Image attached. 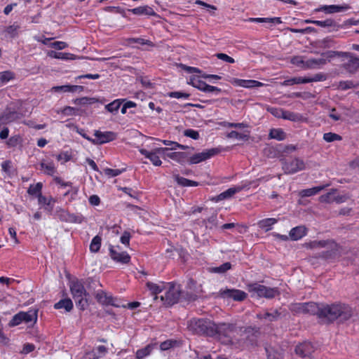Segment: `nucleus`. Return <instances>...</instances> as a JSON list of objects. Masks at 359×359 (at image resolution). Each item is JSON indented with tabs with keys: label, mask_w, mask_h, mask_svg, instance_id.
Wrapping results in <instances>:
<instances>
[{
	"label": "nucleus",
	"mask_w": 359,
	"mask_h": 359,
	"mask_svg": "<svg viewBox=\"0 0 359 359\" xmlns=\"http://www.w3.org/2000/svg\"><path fill=\"white\" fill-rule=\"evenodd\" d=\"M320 314V320L324 323H330L336 320L344 323L353 316V310L346 304H322Z\"/></svg>",
	"instance_id": "f257e3e1"
},
{
	"label": "nucleus",
	"mask_w": 359,
	"mask_h": 359,
	"mask_svg": "<svg viewBox=\"0 0 359 359\" xmlns=\"http://www.w3.org/2000/svg\"><path fill=\"white\" fill-rule=\"evenodd\" d=\"M196 295L193 293H186L182 292L179 285L173 283H168V288L164 294L161 296V301L165 306H172L176 304L180 298H183L188 301H193L196 299Z\"/></svg>",
	"instance_id": "f03ea898"
},
{
	"label": "nucleus",
	"mask_w": 359,
	"mask_h": 359,
	"mask_svg": "<svg viewBox=\"0 0 359 359\" xmlns=\"http://www.w3.org/2000/svg\"><path fill=\"white\" fill-rule=\"evenodd\" d=\"M69 289L76 306L82 311L85 310L88 305L87 297L89 294L86 290L83 282L78 279L71 280Z\"/></svg>",
	"instance_id": "7ed1b4c3"
},
{
	"label": "nucleus",
	"mask_w": 359,
	"mask_h": 359,
	"mask_svg": "<svg viewBox=\"0 0 359 359\" xmlns=\"http://www.w3.org/2000/svg\"><path fill=\"white\" fill-rule=\"evenodd\" d=\"M214 336L222 343L229 344L233 343V339L237 332V327L233 324L219 323L216 324V329Z\"/></svg>",
	"instance_id": "20e7f679"
},
{
	"label": "nucleus",
	"mask_w": 359,
	"mask_h": 359,
	"mask_svg": "<svg viewBox=\"0 0 359 359\" xmlns=\"http://www.w3.org/2000/svg\"><path fill=\"white\" fill-rule=\"evenodd\" d=\"M327 55L328 57H346L347 61L342 64V68L350 74H354L359 69V58L351 53L329 50Z\"/></svg>",
	"instance_id": "39448f33"
},
{
	"label": "nucleus",
	"mask_w": 359,
	"mask_h": 359,
	"mask_svg": "<svg viewBox=\"0 0 359 359\" xmlns=\"http://www.w3.org/2000/svg\"><path fill=\"white\" fill-rule=\"evenodd\" d=\"M248 290L252 296L272 299L280 294L278 287H266L258 283H252L248 285Z\"/></svg>",
	"instance_id": "423d86ee"
},
{
	"label": "nucleus",
	"mask_w": 359,
	"mask_h": 359,
	"mask_svg": "<svg viewBox=\"0 0 359 359\" xmlns=\"http://www.w3.org/2000/svg\"><path fill=\"white\" fill-rule=\"evenodd\" d=\"M38 310L32 309L27 312L20 311L13 316L12 319L8 323L9 327H15L20 325L21 323H32L35 324L37 321Z\"/></svg>",
	"instance_id": "0eeeda50"
},
{
	"label": "nucleus",
	"mask_w": 359,
	"mask_h": 359,
	"mask_svg": "<svg viewBox=\"0 0 359 359\" xmlns=\"http://www.w3.org/2000/svg\"><path fill=\"white\" fill-rule=\"evenodd\" d=\"M192 327L197 334L214 336L216 324L207 319H198L192 323Z\"/></svg>",
	"instance_id": "6e6552de"
},
{
	"label": "nucleus",
	"mask_w": 359,
	"mask_h": 359,
	"mask_svg": "<svg viewBox=\"0 0 359 359\" xmlns=\"http://www.w3.org/2000/svg\"><path fill=\"white\" fill-rule=\"evenodd\" d=\"M292 310L297 313L316 315L320 319L322 304L315 302L297 304L292 306Z\"/></svg>",
	"instance_id": "1a4fd4ad"
},
{
	"label": "nucleus",
	"mask_w": 359,
	"mask_h": 359,
	"mask_svg": "<svg viewBox=\"0 0 359 359\" xmlns=\"http://www.w3.org/2000/svg\"><path fill=\"white\" fill-rule=\"evenodd\" d=\"M283 170L286 174H293L306 168L305 163L303 160L295 158L291 161H283Z\"/></svg>",
	"instance_id": "9d476101"
},
{
	"label": "nucleus",
	"mask_w": 359,
	"mask_h": 359,
	"mask_svg": "<svg viewBox=\"0 0 359 359\" xmlns=\"http://www.w3.org/2000/svg\"><path fill=\"white\" fill-rule=\"evenodd\" d=\"M139 151L146 158H149L154 165L160 166L162 162L158 155L165 154V151H169V149L166 147H158L154 149L151 151H149L144 149H140Z\"/></svg>",
	"instance_id": "9b49d317"
},
{
	"label": "nucleus",
	"mask_w": 359,
	"mask_h": 359,
	"mask_svg": "<svg viewBox=\"0 0 359 359\" xmlns=\"http://www.w3.org/2000/svg\"><path fill=\"white\" fill-rule=\"evenodd\" d=\"M329 51L324 52L321 54L320 58H310L306 60V69H318L325 65L327 62H330L333 57H328L327 53Z\"/></svg>",
	"instance_id": "f8f14e48"
},
{
	"label": "nucleus",
	"mask_w": 359,
	"mask_h": 359,
	"mask_svg": "<svg viewBox=\"0 0 359 359\" xmlns=\"http://www.w3.org/2000/svg\"><path fill=\"white\" fill-rule=\"evenodd\" d=\"M219 150L216 148L205 150L201 153L196 154L189 158L190 164H196L205 161L218 154Z\"/></svg>",
	"instance_id": "ddd939ff"
},
{
	"label": "nucleus",
	"mask_w": 359,
	"mask_h": 359,
	"mask_svg": "<svg viewBox=\"0 0 359 359\" xmlns=\"http://www.w3.org/2000/svg\"><path fill=\"white\" fill-rule=\"evenodd\" d=\"M95 139L91 140L93 144H102L111 142L116 139V135L111 131L101 132L100 130L95 131Z\"/></svg>",
	"instance_id": "4468645a"
},
{
	"label": "nucleus",
	"mask_w": 359,
	"mask_h": 359,
	"mask_svg": "<svg viewBox=\"0 0 359 359\" xmlns=\"http://www.w3.org/2000/svg\"><path fill=\"white\" fill-rule=\"evenodd\" d=\"M219 295L224 298H230L235 301H243L247 297V294L240 290L224 289L219 290Z\"/></svg>",
	"instance_id": "2eb2a0df"
},
{
	"label": "nucleus",
	"mask_w": 359,
	"mask_h": 359,
	"mask_svg": "<svg viewBox=\"0 0 359 359\" xmlns=\"http://www.w3.org/2000/svg\"><path fill=\"white\" fill-rule=\"evenodd\" d=\"M110 256L112 259L122 264H128L130 260V257L126 252H120L118 246H110Z\"/></svg>",
	"instance_id": "dca6fc26"
},
{
	"label": "nucleus",
	"mask_w": 359,
	"mask_h": 359,
	"mask_svg": "<svg viewBox=\"0 0 359 359\" xmlns=\"http://www.w3.org/2000/svg\"><path fill=\"white\" fill-rule=\"evenodd\" d=\"M297 355L300 357L304 358L310 356L314 351L313 345L308 341H304L302 344H298L294 349Z\"/></svg>",
	"instance_id": "f3484780"
},
{
	"label": "nucleus",
	"mask_w": 359,
	"mask_h": 359,
	"mask_svg": "<svg viewBox=\"0 0 359 359\" xmlns=\"http://www.w3.org/2000/svg\"><path fill=\"white\" fill-rule=\"evenodd\" d=\"M231 83L234 86L248 88L261 87L264 85L263 83L256 80H244L238 79H233Z\"/></svg>",
	"instance_id": "a211bd4d"
},
{
	"label": "nucleus",
	"mask_w": 359,
	"mask_h": 359,
	"mask_svg": "<svg viewBox=\"0 0 359 359\" xmlns=\"http://www.w3.org/2000/svg\"><path fill=\"white\" fill-rule=\"evenodd\" d=\"M98 302L105 304V305H112L114 306H119L118 304H116V299H114L112 296L108 295L104 291H99L97 292L95 296Z\"/></svg>",
	"instance_id": "6ab92c4d"
},
{
	"label": "nucleus",
	"mask_w": 359,
	"mask_h": 359,
	"mask_svg": "<svg viewBox=\"0 0 359 359\" xmlns=\"http://www.w3.org/2000/svg\"><path fill=\"white\" fill-rule=\"evenodd\" d=\"M282 316V312L276 309L272 312L264 311L257 314V318L260 320H266L269 322H273L278 320Z\"/></svg>",
	"instance_id": "aec40b11"
},
{
	"label": "nucleus",
	"mask_w": 359,
	"mask_h": 359,
	"mask_svg": "<svg viewBox=\"0 0 359 359\" xmlns=\"http://www.w3.org/2000/svg\"><path fill=\"white\" fill-rule=\"evenodd\" d=\"M350 8V6L348 4H344L341 6L339 5H330V6H323L318 11H324L326 13H339V12H344Z\"/></svg>",
	"instance_id": "412c9836"
},
{
	"label": "nucleus",
	"mask_w": 359,
	"mask_h": 359,
	"mask_svg": "<svg viewBox=\"0 0 359 359\" xmlns=\"http://www.w3.org/2000/svg\"><path fill=\"white\" fill-rule=\"evenodd\" d=\"M129 12L137 15H145L154 16L156 15L153 8L149 6H139L135 8L129 9Z\"/></svg>",
	"instance_id": "4be33fe9"
},
{
	"label": "nucleus",
	"mask_w": 359,
	"mask_h": 359,
	"mask_svg": "<svg viewBox=\"0 0 359 359\" xmlns=\"http://www.w3.org/2000/svg\"><path fill=\"white\" fill-rule=\"evenodd\" d=\"M242 189L241 187H231L226 190L225 191L221 193L218 196L212 198V201L215 202H218L226 198H231L236 193L240 191Z\"/></svg>",
	"instance_id": "5701e85b"
},
{
	"label": "nucleus",
	"mask_w": 359,
	"mask_h": 359,
	"mask_svg": "<svg viewBox=\"0 0 359 359\" xmlns=\"http://www.w3.org/2000/svg\"><path fill=\"white\" fill-rule=\"evenodd\" d=\"M0 118L4 124H7L20 118V115L15 111H11L7 109L3 114L0 116Z\"/></svg>",
	"instance_id": "b1692460"
},
{
	"label": "nucleus",
	"mask_w": 359,
	"mask_h": 359,
	"mask_svg": "<svg viewBox=\"0 0 359 359\" xmlns=\"http://www.w3.org/2000/svg\"><path fill=\"white\" fill-rule=\"evenodd\" d=\"M249 22H266L272 26L275 24H280L282 23V20L280 18L275 17V18H250L248 20Z\"/></svg>",
	"instance_id": "393cba45"
},
{
	"label": "nucleus",
	"mask_w": 359,
	"mask_h": 359,
	"mask_svg": "<svg viewBox=\"0 0 359 359\" xmlns=\"http://www.w3.org/2000/svg\"><path fill=\"white\" fill-rule=\"evenodd\" d=\"M306 233V229L303 226H296L292 228L290 231V236L291 239L297 241L304 236Z\"/></svg>",
	"instance_id": "a878e982"
},
{
	"label": "nucleus",
	"mask_w": 359,
	"mask_h": 359,
	"mask_svg": "<svg viewBox=\"0 0 359 359\" xmlns=\"http://www.w3.org/2000/svg\"><path fill=\"white\" fill-rule=\"evenodd\" d=\"M327 186H328V184L323 185V186H318V187H312L310 189H303L299 192V195L302 197H309V196L317 194L318 192L323 190Z\"/></svg>",
	"instance_id": "bb28decb"
},
{
	"label": "nucleus",
	"mask_w": 359,
	"mask_h": 359,
	"mask_svg": "<svg viewBox=\"0 0 359 359\" xmlns=\"http://www.w3.org/2000/svg\"><path fill=\"white\" fill-rule=\"evenodd\" d=\"M269 137L270 139L282 141L286 138L287 135L282 128H272L269 131Z\"/></svg>",
	"instance_id": "cd10ccee"
},
{
	"label": "nucleus",
	"mask_w": 359,
	"mask_h": 359,
	"mask_svg": "<svg viewBox=\"0 0 359 359\" xmlns=\"http://www.w3.org/2000/svg\"><path fill=\"white\" fill-rule=\"evenodd\" d=\"M56 309H64L67 312H69L73 309L72 301L69 298H65L60 300L54 305Z\"/></svg>",
	"instance_id": "c85d7f7f"
},
{
	"label": "nucleus",
	"mask_w": 359,
	"mask_h": 359,
	"mask_svg": "<svg viewBox=\"0 0 359 359\" xmlns=\"http://www.w3.org/2000/svg\"><path fill=\"white\" fill-rule=\"evenodd\" d=\"M278 219L276 218H266L258 222L257 225L260 229L268 231L271 229L272 226L276 224Z\"/></svg>",
	"instance_id": "c756f323"
},
{
	"label": "nucleus",
	"mask_w": 359,
	"mask_h": 359,
	"mask_svg": "<svg viewBox=\"0 0 359 359\" xmlns=\"http://www.w3.org/2000/svg\"><path fill=\"white\" fill-rule=\"evenodd\" d=\"M165 156L171 158L174 161H176L180 163H182L184 161V159L187 158V154L184 152H168L165 151V154H163Z\"/></svg>",
	"instance_id": "7c9ffc66"
},
{
	"label": "nucleus",
	"mask_w": 359,
	"mask_h": 359,
	"mask_svg": "<svg viewBox=\"0 0 359 359\" xmlns=\"http://www.w3.org/2000/svg\"><path fill=\"white\" fill-rule=\"evenodd\" d=\"M121 100H115L113 102L105 105V109L107 111L111 114H116L121 105Z\"/></svg>",
	"instance_id": "2f4dec72"
},
{
	"label": "nucleus",
	"mask_w": 359,
	"mask_h": 359,
	"mask_svg": "<svg viewBox=\"0 0 359 359\" xmlns=\"http://www.w3.org/2000/svg\"><path fill=\"white\" fill-rule=\"evenodd\" d=\"M43 184L41 182H38L36 184H31L27 190V194L31 196H36L37 198L41 195V189Z\"/></svg>",
	"instance_id": "473e14b6"
},
{
	"label": "nucleus",
	"mask_w": 359,
	"mask_h": 359,
	"mask_svg": "<svg viewBox=\"0 0 359 359\" xmlns=\"http://www.w3.org/2000/svg\"><path fill=\"white\" fill-rule=\"evenodd\" d=\"M147 286L148 289L151 291V294L153 295H154V299L155 300L158 298L157 294L161 293L163 290L162 286L158 285L156 283H150V282H148L147 283Z\"/></svg>",
	"instance_id": "72a5a7b5"
},
{
	"label": "nucleus",
	"mask_w": 359,
	"mask_h": 359,
	"mask_svg": "<svg viewBox=\"0 0 359 359\" xmlns=\"http://www.w3.org/2000/svg\"><path fill=\"white\" fill-rule=\"evenodd\" d=\"M102 238L100 236H95L90 245V250L92 252H97L101 247Z\"/></svg>",
	"instance_id": "f704fd0d"
},
{
	"label": "nucleus",
	"mask_w": 359,
	"mask_h": 359,
	"mask_svg": "<svg viewBox=\"0 0 359 359\" xmlns=\"http://www.w3.org/2000/svg\"><path fill=\"white\" fill-rule=\"evenodd\" d=\"M153 349V346L151 344L147 345L142 349L137 350L136 352L137 359H143L144 357L149 355Z\"/></svg>",
	"instance_id": "c9c22d12"
},
{
	"label": "nucleus",
	"mask_w": 359,
	"mask_h": 359,
	"mask_svg": "<svg viewBox=\"0 0 359 359\" xmlns=\"http://www.w3.org/2000/svg\"><path fill=\"white\" fill-rule=\"evenodd\" d=\"M337 189H332L327 194L320 196L319 200L321 203H330L333 202V198Z\"/></svg>",
	"instance_id": "e433bc0d"
},
{
	"label": "nucleus",
	"mask_w": 359,
	"mask_h": 359,
	"mask_svg": "<svg viewBox=\"0 0 359 359\" xmlns=\"http://www.w3.org/2000/svg\"><path fill=\"white\" fill-rule=\"evenodd\" d=\"M40 166L41 170H44L45 173L49 175H53L55 172V168L53 163H46L44 162H41L40 163Z\"/></svg>",
	"instance_id": "4c0bfd02"
},
{
	"label": "nucleus",
	"mask_w": 359,
	"mask_h": 359,
	"mask_svg": "<svg viewBox=\"0 0 359 359\" xmlns=\"http://www.w3.org/2000/svg\"><path fill=\"white\" fill-rule=\"evenodd\" d=\"M231 268L230 262H225L219 266L213 267L211 269V271L217 273H224Z\"/></svg>",
	"instance_id": "58836bf2"
},
{
	"label": "nucleus",
	"mask_w": 359,
	"mask_h": 359,
	"mask_svg": "<svg viewBox=\"0 0 359 359\" xmlns=\"http://www.w3.org/2000/svg\"><path fill=\"white\" fill-rule=\"evenodd\" d=\"M20 29V27L17 25H12L7 27H6L4 32L6 36L14 38L18 35V31Z\"/></svg>",
	"instance_id": "ea45409f"
},
{
	"label": "nucleus",
	"mask_w": 359,
	"mask_h": 359,
	"mask_svg": "<svg viewBox=\"0 0 359 359\" xmlns=\"http://www.w3.org/2000/svg\"><path fill=\"white\" fill-rule=\"evenodd\" d=\"M327 244V241H313L309 243H306V246L311 249H317L325 248Z\"/></svg>",
	"instance_id": "a19ab883"
},
{
	"label": "nucleus",
	"mask_w": 359,
	"mask_h": 359,
	"mask_svg": "<svg viewBox=\"0 0 359 359\" xmlns=\"http://www.w3.org/2000/svg\"><path fill=\"white\" fill-rule=\"evenodd\" d=\"M282 118L285 119V120L292 121H299V114H295L294 112L283 110Z\"/></svg>",
	"instance_id": "79ce46f5"
},
{
	"label": "nucleus",
	"mask_w": 359,
	"mask_h": 359,
	"mask_svg": "<svg viewBox=\"0 0 359 359\" xmlns=\"http://www.w3.org/2000/svg\"><path fill=\"white\" fill-rule=\"evenodd\" d=\"M191 83L194 87L203 92L208 85L205 82L196 78L191 79Z\"/></svg>",
	"instance_id": "37998d69"
},
{
	"label": "nucleus",
	"mask_w": 359,
	"mask_h": 359,
	"mask_svg": "<svg viewBox=\"0 0 359 359\" xmlns=\"http://www.w3.org/2000/svg\"><path fill=\"white\" fill-rule=\"evenodd\" d=\"M14 76V73L11 71L1 72H0V81L2 83H6L13 79Z\"/></svg>",
	"instance_id": "c03bdc74"
},
{
	"label": "nucleus",
	"mask_w": 359,
	"mask_h": 359,
	"mask_svg": "<svg viewBox=\"0 0 359 359\" xmlns=\"http://www.w3.org/2000/svg\"><path fill=\"white\" fill-rule=\"evenodd\" d=\"M342 138L340 135L333 133H327L323 135V140L327 142H332L337 140H341Z\"/></svg>",
	"instance_id": "a18cd8bd"
},
{
	"label": "nucleus",
	"mask_w": 359,
	"mask_h": 359,
	"mask_svg": "<svg viewBox=\"0 0 359 359\" xmlns=\"http://www.w3.org/2000/svg\"><path fill=\"white\" fill-rule=\"evenodd\" d=\"M313 24L321 27H329L334 26V21L332 19H327L325 20H315Z\"/></svg>",
	"instance_id": "49530a36"
},
{
	"label": "nucleus",
	"mask_w": 359,
	"mask_h": 359,
	"mask_svg": "<svg viewBox=\"0 0 359 359\" xmlns=\"http://www.w3.org/2000/svg\"><path fill=\"white\" fill-rule=\"evenodd\" d=\"M21 142V137L19 135L11 137L6 144L8 147H15Z\"/></svg>",
	"instance_id": "de8ad7c7"
},
{
	"label": "nucleus",
	"mask_w": 359,
	"mask_h": 359,
	"mask_svg": "<svg viewBox=\"0 0 359 359\" xmlns=\"http://www.w3.org/2000/svg\"><path fill=\"white\" fill-rule=\"evenodd\" d=\"M292 64L306 69V60L302 56H294L291 59Z\"/></svg>",
	"instance_id": "09e8293b"
},
{
	"label": "nucleus",
	"mask_w": 359,
	"mask_h": 359,
	"mask_svg": "<svg viewBox=\"0 0 359 359\" xmlns=\"http://www.w3.org/2000/svg\"><path fill=\"white\" fill-rule=\"evenodd\" d=\"M227 137L228 138H236L238 140H245L248 139V136L247 135L239 133L235 130H232L231 132L227 134Z\"/></svg>",
	"instance_id": "8fccbe9b"
},
{
	"label": "nucleus",
	"mask_w": 359,
	"mask_h": 359,
	"mask_svg": "<svg viewBox=\"0 0 359 359\" xmlns=\"http://www.w3.org/2000/svg\"><path fill=\"white\" fill-rule=\"evenodd\" d=\"M183 134L184 136L190 137L193 140H198L200 137L198 132L193 129L185 130L183 132Z\"/></svg>",
	"instance_id": "3c124183"
},
{
	"label": "nucleus",
	"mask_w": 359,
	"mask_h": 359,
	"mask_svg": "<svg viewBox=\"0 0 359 359\" xmlns=\"http://www.w3.org/2000/svg\"><path fill=\"white\" fill-rule=\"evenodd\" d=\"M168 96L170 97H174V98H177V99H180V98L187 99L190 96V95L187 93L174 91V92L169 93Z\"/></svg>",
	"instance_id": "603ef678"
},
{
	"label": "nucleus",
	"mask_w": 359,
	"mask_h": 359,
	"mask_svg": "<svg viewBox=\"0 0 359 359\" xmlns=\"http://www.w3.org/2000/svg\"><path fill=\"white\" fill-rule=\"evenodd\" d=\"M215 56L217 57V58H218L225 62H228V63H234L235 62V60L233 57L227 55L225 53H216Z\"/></svg>",
	"instance_id": "864d4df0"
},
{
	"label": "nucleus",
	"mask_w": 359,
	"mask_h": 359,
	"mask_svg": "<svg viewBox=\"0 0 359 359\" xmlns=\"http://www.w3.org/2000/svg\"><path fill=\"white\" fill-rule=\"evenodd\" d=\"M320 47L324 48H329L334 46V42L332 39L325 38L319 42Z\"/></svg>",
	"instance_id": "5fc2aeb1"
},
{
	"label": "nucleus",
	"mask_w": 359,
	"mask_h": 359,
	"mask_svg": "<svg viewBox=\"0 0 359 359\" xmlns=\"http://www.w3.org/2000/svg\"><path fill=\"white\" fill-rule=\"evenodd\" d=\"M327 76L323 73H318L316 74L313 77L308 78L309 83L310 82H316V81H322L326 80Z\"/></svg>",
	"instance_id": "6e6d98bb"
},
{
	"label": "nucleus",
	"mask_w": 359,
	"mask_h": 359,
	"mask_svg": "<svg viewBox=\"0 0 359 359\" xmlns=\"http://www.w3.org/2000/svg\"><path fill=\"white\" fill-rule=\"evenodd\" d=\"M176 344L175 341L166 340L160 344V348L162 351H167V350L170 349V348H172L174 346V344Z\"/></svg>",
	"instance_id": "4d7b16f0"
},
{
	"label": "nucleus",
	"mask_w": 359,
	"mask_h": 359,
	"mask_svg": "<svg viewBox=\"0 0 359 359\" xmlns=\"http://www.w3.org/2000/svg\"><path fill=\"white\" fill-rule=\"evenodd\" d=\"M268 111L277 118H282L283 109L276 107L268 108Z\"/></svg>",
	"instance_id": "13d9d810"
},
{
	"label": "nucleus",
	"mask_w": 359,
	"mask_h": 359,
	"mask_svg": "<svg viewBox=\"0 0 359 359\" xmlns=\"http://www.w3.org/2000/svg\"><path fill=\"white\" fill-rule=\"evenodd\" d=\"M174 179L179 185H180L182 187H187V184L189 182L188 179L184 178L183 177H180L178 175H175Z\"/></svg>",
	"instance_id": "bf43d9fd"
},
{
	"label": "nucleus",
	"mask_w": 359,
	"mask_h": 359,
	"mask_svg": "<svg viewBox=\"0 0 359 359\" xmlns=\"http://www.w3.org/2000/svg\"><path fill=\"white\" fill-rule=\"evenodd\" d=\"M122 170L119 169H111V168H106L104 170L105 175L110 176V177H116L119 175L122 172Z\"/></svg>",
	"instance_id": "052dcab7"
},
{
	"label": "nucleus",
	"mask_w": 359,
	"mask_h": 359,
	"mask_svg": "<svg viewBox=\"0 0 359 359\" xmlns=\"http://www.w3.org/2000/svg\"><path fill=\"white\" fill-rule=\"evenodd\" d=\"M97 354L94 355L93 359H98L107 353V348L104 346H99L97 348Z\"/></svg>",
	"instance_id": "680f3d73"
},
{
	"label": "nucleus",
	"mask_w": 359,
	"mask_h": 359,
	"mask_svg": "<svg viewBox=\"0 0 359 359\" xmlns=\"http://www.w3.org/2000/svg\"><path fill=\"white\" fill-rule=\"evenodd\" d=\"M55 201L53 198L50 197L48 198V201L47 202V205L44 206L45 210H46L48 213H51L53 210V206Z\"/></svg>",
	"instance_id": "e2e57ef3"
},
{
	"label": "nucleus",
	"mask_w": 359,
	"mask_h": 359,
	"mask_svg": "<svg viewBox=\"0 0 359 359\" xmlns=\"http://www.w3.org/2000/svg\"><path fill=\"white\" fill-rule=\"evenodd\" d=\"M205 93H214L215 95H218L220 92H221V89L217 88V87H215V86H210V85H207V87L205 88V90H204Z\"/></svg>",
	"instance_id": "0e129e2a"
},
{
	"label": "nucleus",
	"mask_w": 359,
	"mask_h": 359,
	"mask_svg": "<svg viewBox=\"0 0 359 359\" xmlns=\"http://www.w3.org/2000/svg\"><path fill=\"white\" fill-rule=\"evenodd\" d=\"M49 56L54 58L58 59H67V54L64 53H57L55 51H50L49 53Z\"/></svg>",
	"instance_id": "69168bd1"
},
{
	"label": "nucleus",
	"mask_w": 359,
	"mask_h": 359,
	"mask_svg": "<svg viewBox=\"0 0 359 359\" xmlns=\"http://www.w3.org/2000/svg\"><path fill=\"white\" fill-rule=\"evenodd\" d=\"M77 111H78V109H76V108H74L72 107H66L62 110V113L67 116H72V115H76Z\"/></svg>",
	"instance_id": "338daca9"
},
{
	"label": "nucleus",
	"mask_w": 359,
	"mask_h": 359,
	"mask_svg": "<svg viewBox=\"0 0 359 359\" xmlns=\"http://www.w3.org/2000/svg\"><path fill=\"white\" fill-rule=\"evenodd\" d=\"M50 46L57 50H62L67 47V44L63 41H55L50 44Z\"/></svg>",
	"instance_id": "774afa93"
}]
</instances>
